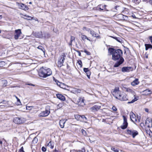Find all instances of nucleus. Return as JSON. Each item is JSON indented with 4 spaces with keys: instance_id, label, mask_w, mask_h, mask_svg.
<instances>
[{
    "instance_id": "1",
    "label": "nucleus",
    "mask_w": 152,
    "mask_h": 152,
    "mask_svg": "<svg viewBox=\"0 0 152 152\" xmlns=\"http://www.w3.org/2000/svg\"><path fill=\"white\" fill-rule=\"evenodd\" d=\"M109 50L110 54L112 55V58L113 60L117 61L114 65V67H117L123 63L124 61V58L122 57V51L120 49L115 50L112 48H109Z\"/></svg>"
},
{
    "instance_id": "2",
    "label": "nucleus",
    "mask_w": 152,
    "mask_h": 152,
    "mask_svg": "<svg viewBox=\"0 0 152 152\" xmlns=\"http://www.w3.org/2000/svg\"><path fill=\"white\" fill-rule=\"evenodd\" d=\"M52 74V71L50 69L44 67L41 68L39 72V76L43 78L47 77Z\"/></svg>"
},
{
    "instance_id": "3",
    "label": "nucleus",
    "mask_w": 152,
    "mask_h": 152,
    "mask_svg": "<svg viewBox=\"0 0 152 152\" xmlns=\"http://www.w3.org/2000/svg\"><path fill=\"white\" fill-rule=\"evenodd\" d=\"M66 55L65 53H62L59 58V59L58 62V66L59 67H61L63 65L64 61L65 59Z\"/></svg>"
},
{
    "instance_id": "4",
    "label": "nucleus",
    "mask_w": 152,
    "mask_h": 152,
    "mask_svg": "<svg viewBox=\"0 0 152 152\" xmlns=\"http://www.w3.org/2000/svg\"><path fill=\"white\" fill-rule=\"evenodd\" d=\"M50 110L49 106H47L45 110L40 113L39 115L40 117H45L48 116L50 113Z\"/></svg>"
},
{
    "instance_id": "5",
    "label": "nucleus",
    "mask_w": 152,
    "mask_h": 152,
    "mask_svg": "<svg viewBox=\"0 0 152 152\" xmlns=\"http://www.w3.org/2000/svg\"><path fill=\"white\" fill-rule=\"evenodd\" d=\"M112 93L113 96L116 99L117 97L119 96V95H120L121 93V91L119 90V88L118 87H116L115 88L114 90H112Z\"/></svg>"
},
{
    "instance_id": "6",
    "label": "nucleus",
    "mask_w": 152,
    "mask_h": 152,
    "mask_svg": "<svg viewBox=\"0 0 152 152\" xmlns=\"http://www.w3.org/2000/svg\"><path fill=\"white\" fill-rule=\"evenodd\" d=\"M25 120V119L23 118L16 117L14 118L13 121L15 124H20L23 123Z\"/></svg>"
},
{
    "instance_id": "7",
    "label": "nucleus",
    "mask_w": 152,
    "mask_h": 152,
    "mask_svg": "<svg viewBox=\"0 0 152 152\" xmlns=\"http://www.w3.org/2000/svg\"><path fill=\"white\" fill-rule=\"evenodd\" d=\"M127 133L128 134L132 135L133 138L138 134V132L137 131L129 129L127 130Z\"/></svg>"
},
{
    "instance_id": "8",
    "label": "nucleus",
    "mask_w": 152,
    "mask_h": 152,
    "mask_svg": "<svg viewBox=\"0 0 152 152\" xmlns=\"http://www.w3.org/2000/svg\"><path fill=\"white\" fill-rule=\"evenodd\" d=\"M133 70V68L131 66L124 67L121 69V71L123 72H128Z\"/></svg>"
},
{
    "instance_id": "9",
    "label": "nucleus",
    "mask_w": 152,
    "mask_h": 152,
    "mask_svg": "<svg viewBox=\"0 0 152 152\" xmlns=\"http://www.w3.org/2000/svg\"><path fill=\"white\" fill-rule=\"evenodd\" d=\"M121 101H126L127 99V98L126 96L124 93H121L119 96L117 97V99Z\"/></svg>"
},
{
    "instance_id": "10",
    "label": "nucleus",
    "mask_w": 152,
    "mask_h": 152,
    "mask_svg": "<svg viewBox=\"0 0 152 152\" xmlns=\"http://www.w3.org/2000/svg\"><path fill=\"white\" fill-rule=\"evenodd\" d=\"M22 34L21 30L18 29L15 31V34L14 35L15 39L17 40L19 38L20 35Z\"/></svg>"
},
{
    "instance_id": "11",
    "label": "nucleus",
    "mask_w": 152,
    "mask_h": 152,
    "mask_svg": "<svg viewBox=\"0 0 152 152\" xmlns=\"http://www.w3.org/2000/svg\"><path fill=\"white\" fill-rule=\"evenodd\" d=\"M124 118V122L123 125L121 126V128L122 129H126L128 125V123L127 121V119L126 117L124 116H123Z\"/></svg>"
},
{
    "instance_id": "12",
    "label": "nucleus",
    "mask_w": 152,
    "mask_h": 152,
    "mask_svg": "<svg viewBox=\"0 0 152 152\" xmlns=\"http://www.w3.org/2000/svg\"><path fill=\"white\" fill-rule=\"evenodd\" d=\"M17 4L19 6V8L20 9L25 10H28V9L27 6L23 4L17 3Z\"/></svg>"
},
{
    "instance_id": "13",
    "label": "nucleus",
    "mask_w": 152,
    "mask_h": 152,
    "mask_svg": "<svg viewBox=\"0 0 152 152\" xmlns=\"http://www.w3.org/2000/svg\"><path fill=\"white\" fill-rule=\"evenodd\" d=\"M100 107L101 106L100 105H96L90 108V109L91 110L94 112L98 111L100 109Z\"/></svg>"
},
{
    "instance_id": "14",
    "label": "nucleus",
    "mask_w": 152,
    "mask_h": 152,
    "mask_svg": "<svg viewBox=\"0 0 152 152\" xmlns=\"http://www.w3.org/2000/svg\"><path fill=\"white\" fill-rule=\"evenodd\" d=\"M130 118L131 120L134 122L137 121L135 115L132 112H131L130 114Z\"/></svg>"
},
{
    "instance_id": "15",
    "label": "nucleus",
    "mask_w": 152,
    "mask_h": 152,
    "mask_svg": "<svg viewBox=\"0 0 152 152\" xmlns=\"http://www.w3.org/2000/svg\"><path fill=\"white\" fill-rule=\"evenodd\" d=\"M67 119H62L59 121V124L61 128H64V124H65Z\"/></svg>"
},
{
    "instance_id": "16",
    "label": "nucleus",
    "mask_w": 152,
    "mask_h": 152,
    "mask_svg": "<svg viewBox=\"0 0 152 152\" xmlns=\"http://www.w3.org/2000/svg\"><path fill=\"white\" fill-rule=\"evenodd\" d=\"M57 97L59 99L62 101H64L65 100V97L61 94H57L56 95Z\"/></svg>"
},
{
    "instance_id": "17",
    "label": "nucleus",
    "mask_w": 152,
    "mask_h": 152,
    "mask_svg": "<svg viewBox=\"0 0 152 152\" xmlns=\"http://www.w3.org/2000/svg\"><path fill=\"white\" fill-rule=\"evenodd\" d=\"M139 83L138 81V79L136 78L134 81H133L131 83V84L133 86H135L136 85H138Z\"/></svg>"
},
{
    "instance_id": "18",
    "label": "nucleus",
    "mask_w": 152,
    "mask_h": 152,
    "mask_svg": "<svg viewBox=\"0 0 152 152\" xmlns=\"http://www.w3.org/2000/svg\"><path fill=\"white\" fill-rule=\"evenodd\" d=\"M90 34L92 35V36L93 37H96L97 38H100V36H97V34L94 32V31L93 30H90Z\"/></svg>"
},
{
    "instance_id": "19",
    "label": "nucleus",
    "mask_w": 152,
    "mask_h": 152,
    "mask_svg": "<svg viewBox=\"0 0 152 152\" xmlns=\"http://www.w3.org/2000/svg\"><path fill=\"white\" fill-rule=\"evenodd\" d=\"M134 99H133L132 101L130 102H128V104H131L132 103L134 102L135 101H136L137 99V98L138 97V96H136L135 95H134Z\"/></svg>"
},
{
    "instance_id": "20",
    "label": "nucleus",
    "mask_w": 152,
    "mask_h": 152,
    "mask_svg": "<svg viewBox=\"0 0 152 152\" xmlns=\"http://www.w3.org/2000/svg\"><path fill=\"white\" fill-rule=\"evenodd\" d=\"M81 37L83 41H85L86 39H87L90 41H91L88 37H87L86 36L83 34H81Z\"/></svg>"
},
{
    "instance_id": "21",
    "label": "nucleus",
    "mask_w": 152,
    "mask_h": 152,
    "mask_svg": "<svg viewBox=\"0 0 152 152\" xmlns=\"http://www.w3.org/2000/svg\"><path fill=\"white\" fill-rule=\"evenodd\" d=\"M151 91L148 89H146L142 91L143 94L145 95L149 94L151 93Z\"/></svg>"
},
{
    "instance_id": "22",
    "label": "nucleus",
    "mask_w": 152,
    "mask_h": 152,
    "mask_svg": "<svg viewBox=\"0 0 152 152\" xmlns=\"http://www.w3.org/2000/svg\"><path fill=\"white\" fill-rule=\"evenodd\" d=\"M145 49L146 50H147L149 48L152 49V45L150 44H145Z\"/></svg>"
},
{
    "instance_id": "23",
    "label": "nucleus",
    "mask_w": 152,
    "mask_h": 152,
    "mask_svg": "<svg viewBox=\"0 0 152 152\" xmlns=\"http://www.w3.org/2000/svg\"><path fill=\"white\" fill-rule=\"evenodd\" d=\"M79 100L80 102V105L81 106H83L84 104V101L83 98L80 97L79 98Z\"/></svg>"
},
{
    "instance_id": "24",
    "label": "nucleus",
    "mask_w": 152,
    "mask_h": 152,
    "mask_svg": "<svg viewBox=\"0 0 152 152\" xmlns=\"http://www.w3.org/2000/svg\"><path fill=\"white\" fill-rule=\"evenodd\" d=\"M75 118L77 121H81V116L79 115H75Z\"/></svg>"
},
{
    "instance_id": "25",
    "label": "nucleus",
    "mask_w": 152,
    "mask_h": 152,
    "mask_svg": "<svg viewBox=\"0 0 152 152\" xmlns=\"http://www.w3.org/2000/svg\"><path fill=\"white\" fill-rule=\"evenodd\" d=\"M75 38L74 37L72 36H71L70 43L69 44V45H72V42H73V41H75Z\"/></svg>"
},
{
    "instance_id": "26",
    "label": "nucleus",
    "mask_w": 152,
    "mask_h": 152,
    "mask_svg": "<svg viewBox=\"0 0 152 152\" xmlns=\"http://www.w3.org/2000/svg\"><path fill=\"white\" fill-rule=\"evenodd\" d=\"M81 132L82 134L85 136H86L87 135V134L86 131L84 129H82L81 130Z\"/></svg>"
},
{
    "instance_id": "27",
    "label": "nucleus",
    "mask_w": 152,
    "mask_h": 152,
    "mask_svg": "<svg viewBox=\"0 0 152 152\" xmlns=\"http://www.w3.org/2000/svg\"><path fill=\"white\" fill-rule=\"evenodd\" d=\"M112 37L119 42H122V39H121V38L120 37Z\"/></svg>"
},
{
    "instance_id": "28",
    "label": "nucleus",
    "mask_w": 152,
    "mask_h": 152,
    "mask_svg": "<svg viewBox=\"0 0 152 152\" xmlns=\"http://www.w3.org/2000/svg\"><path fill=\"white\" fill-rule=\"evenodd\" d=\"M85 149H83L82 150L75 151L73 150L71 151L70 152H85Z\"/></svg>"
},
{
    "instance_id": "29",
    "label": "nucleus",
    "mask_w": 152,
    "mask_h": 152,
    "mask_svg": "<svg viewBox=\"0 0 152 152\" xmlns=\"http://www.w3.org/2000/svg\"><path fill=\"white\" fill-rule=\"evenodd\" d=\"M15 98L17 99V104L18 105H19L21 104V103L19 99L16 96H15Z\"/></svg>"
},
{
    "instance_id": "30",
    "label": "nucleus",
    "mask_w": 152,
    "mask_h": 152,
    "mask_svg": "<svg viewBox=\"0 0 152 152\" xmlns=\"http://www.w3.org/2000/svg\"><path fill=\"white\" fill-rule=\"evenodd\" d=\"M148 122H149L150 124H151V125H152V122H150V121H149L147 119H146V121H145V124H146V125L148 126V127H149L150 126L149 125H148Z\"/></svg>"
},
{
    "instance_id": "31",
    "label": "nucleus",
    "mask_w": 152,
    "mask_h": 152,
    "mask_svg": "<svg viewBox=\"0 0 152 152\" xmlns=\"http://www.w3.org/2000/svg\"><path fill=\"white\" fill-rule=\"evenodd\" d=\"M37 48L38 49H39L42 51L43 53H45V49L44 48H43L42 46H39L38 47H37Z\"/></svg>"
},
{
    "instance_id": "32",
    "label": "nucleus",
    "mask_w": 152,
    "mask_h": 152,
    "mask_svg": "<svg viewBox=\"0 0 152 152\" xmlns=\"http://www.w3.org/2000/svg\"><path fill=\"white\" fill-rule=\"evenodd\" d=\"M81 120H83L84 121H87V118L84 115L81 116Z\"/></svg>"
},
{
    "instance_id": "33",
    "label": "nucleus",
    "mask_w": 152,
    "mask_h": 152,
    "mask_svg": "<svg viewBox=\"0 0 152 152\" xmlns=\"http://www.w3.org/2000/svg\"><path fill=\"white\" fill-rule=\"evenodd\" d=\"M48 146H49L50 147V148L51 149H53V144L51 142V141H50L48 145Z\"/></svg>"
},
{
    "instance_id": "34",
    "label": "nucleus",
    "mask_w": 152,
    "mask_h": 152,
    "mask_svg": "<svg viewBox=\"0 0 152 152\" xmlns=\"http://www.w3.org/2000/svg\"><path fill=\"white\" fill-rule=\"evenodd\" d=\"M38 141V139L36 137H35L33 141H32V143L34 144H36L37 143Z\"/></svg>"
},
{
    "instance_id": "35",
    "label": "nucleus",
    "mask_w": 152,
    "mask_h": 152,
    "mask_svg": "<svg viewBox=\"0 0 152 152\" xmlns=\"http://www.w3.org/2000/svg\"><path fill=\"white\" fill-rule=\"evenodd\" d=\"M111 149L114 151L116 152H118L119 151L118 149L117 148H115L114 147H112Z\"/></svg>"
},
{
    "instance_id": "36",
    "label": "nucleus",
    "mask_w": 152,
    "mask_h": 152,
    "mask_svg": "<svg viewBox=\"0 0 152 152\" xmlns=\"http://www.w3.org/2000/svg\"><path fill=\"white\" fill-rule=\"evenodd\" d=\"M2 82L3 84H4L3 86H6L7 84V82L6 80H2Z\"/></svg>"
},
{
    "instance_id": "37",
    "label": "nucleus",
    "mask_w": 152,
    "mask_h": 152,
    "mask_svg": "<svg viewBox=\"0 0 152 152\" xmlns=\"http://www.w3.org/2000/svg\"><path fill=\"white\" fill-rule=\"evenodd\" d=\"M80 91H81L80 90L77 89H75V90L74 91L75 93H80Z\"/></svg>"
},
{
    "instance_id": "38",
    "label": "nucleus",
    "mask_w": 152,
    "mask_h": 152,
    "mask_svg": "<svg viewBox=\"0 0 152 152\" xmlns=\"http://www.w3.org/2000/svg\"><path fill=\"white\" fill-rule=\"evenodd\" d=\"M86 74L87 76V77H88V78H90V76L91 74L90 71L89 70V71H88V72H86Z\"/></svg>"
},
{
    "instance_id": "39",
    "label": "nucleus",
    "mask_w": 152,
    "mask_h": 152,
    "mask_svg": "<svg viewBox=\"0 0 152 152\" xmlns=\"http://www.w3.org/2000/svg\"><path fill=\"white\" fill-rule=\"evenodd\" d=\"M83 30H86L88 31H90V30H91L90 29L86 28V27H84L83 28Z\"/></svg>"
},
{
    "instance_id": "40",
    "label": "nucleus",
    "mask_w": 152,
    "mask_h": 152,
    "mask_svg": "<svg viewBox=\"0 0 152 152\" xmlns=\"http://www.w3.org/2000/svg\"><path fill=\"white\" fill-rule=\"evenodd\" d=\"M25 16L26 17H27L28 18V20H31L33 19V17H32L26 15H25Z\"/></svg>"
},
{
    "instance_id": "41",
    "label": "nucleus",
    "mask_w": 152,
    "mask_h": 152,
    "mask_svg": "<svg viewBox=\"0 0 152 152\" xmlns=\"http://www.w3.org/2000/svg\"><path fill=\"white\" fill-rule=\"evenodd\" d=\"M127 91L128 92H130L132 93H133L134 92L133 90H132V89H129V88L127 89Z\"/></svg>"
},
{
    "instance_id": "42",
    "label": "nucleus",
    "mask_w": 152,
    "mask_h": 152,
    "mask_svg": "<svg viewBox=\"0 0 152 152\" xmlns=\"http://www.w3.org/2000/svg\"><path fill=\"white\" fill-rule=\"evenodd\" d=\"M112 109L113 110V111L114 112L116 111L117 110V109L114 106H113V107Z\"/></svg>"
},
{
    "instance_id": "43",
    "label": "nucleus",
    "mask_w": 152,
    "mask_h": 152,
    "mask_svg": "<svg viewBox=\"0 0 152 152\" xmlns=\"http://www.w3.org/2000/svg\"><path fill=\"white\" fill-rule=\"evenodd\" d=\"M83 70H84V72H85L86 73L87 72H88V71H89L88 68H85L83 69Z\"/></svg>"
},
{
    "instance_id": "44",
    "label": "nucleus",
    "mask_w": 152,
    "mask_h": 152,
    "mask_svg": "<svg viewBox=\"0 0 152 152\" xmlns=\"http://www.w3.org/2000/svg\"><path fill=\"white\" fill-rule=\"evenodd\" d=\"M42 151L43 152H45L46 151V148L44 147H42Z\"/></svg>"
},
{
    "instance_id": "45",
    "label": "nucleus",
    "mask_w": 152,
    "mask_h": 152,
    "mask_svg": "<svg viewBox=\"0 0 152 152\" xmlns=\"http://www.w3.org/2000/svg\"><path fill=\"white\" fill-rule=\"evenodd\" d=\"M31 108H32V107L28 106L26 107L27 110H30L31 109Z\"/></svg>"
},
{
    "instance_id": "46",
    "label": "nucleus",
    "mask_w": 152,
    "mask_h": 152,
    "mask_svg": "<svg viewBox=\"0 0 152 152\" xmlns=\"http://www.w3.org/2000/svg\"><path fill=\"white\" fill-rule=\"evenodd\" d=\"M78 63L79 65H80L81 66H82V61H81L80 60V61H78Z\"/></svg>"
},
{
    "instance_id": "47",
    "label": "nucleus",
    "mask_w": 152,
    "mask_h": 152,
    "mask_svg": "<svg viewBox=\"0 0 152 152\" xmlns=\"http://www.w3.org/2000/svg\"><path fill=\"white\" fill-rule=\"evenodd\" d=\"M84 52L86 53V54L88 55H90V53L89 52L87 51L86 50H85L84 51Z\"/></svg>"
},
{
    "instance_id": "48",
    "label": "nucleus",
    "mask_w": 152,
    "mask_h": 152,
    "mask_svg": "<svg viewBox=\"0 0 152 152\" xmlns=\"http://www.w3.org/2000/svg\"><path fill=\"white\" fill-rule=\"evenodd\" d=\"M3 37L4 38H7V39H10L11 38L10 37H9L8 35H6L5 37L4 36V37Z\"/></svg>"
},
{
    "instance_id": "49",
    "label": "nucleus",
    "mask_w": 152,
    "mask_h": 152,
    "mask_svg": "<svg viewBox=\"0 0 152 152\" xmlns=\"http://www.w3.org/2000/svg\"><path fill=\"white\" fill-rule=\"evenodd\" d=\"M5 107V106L4 105H0V108L1 109L4 108Z\"/></svg>"
},
{
    "instance_id": "50",
    "label": "nucleus",
    "mask_w": 152,
    "mask_h": 152,
    "mask_svg": "<svg viewBox=\"0 0 152 152\" xmlns=\"http://www.w3.org/2000/svg\"><path fill=\"white\" fill-rule=\"evenodd\" d=\"M137 119L139 122L140 121V116H137Z\"/></svg>"
},
{
    "instance_id": "51",
    "label": "nucleus",
    "mask_w": 152,
    "mask_h": 152,
    "mask_svg": "<svg viewBox=\"0 0 152 152\" xmlns=\"http://www.w3.org/2000/svg\"><path fill=\"white\" fill-rule=\"evenodd\" d=\"M77 104H78L79 105H80V102L79 101V99H77Z\"/></svg>"
},
{
    "instance_id": "52",
    "label": "nucleus",
    "mask_w": 152,
    "mask_h": 152,
    "mask_svg": "<svg viewBox=\"0 0 152 152\" xmlns=\"http://www.w3.org/2000/svg\"><path fill=\"white\" fill-rule=\"evenodd\" d=\"M20 152H25L23 150V148L22 147V148H21V149H20Z\"/></svg>"
},
{
    "instance_id": "53",
    "label": "nucleus",
    "mask_w": 152,
    "mask_h": 152,
    "mask_svg": "<svg viewBox=\"0 0 152 152\" xmlns=\"http://www.w3.org/2000/svg\"><path fill=\"white\" fill-rule=\"evenodd\" d=\"M77 52L78 53L79 56H80V55H81V53H80V51H77Z\"/></svg>"
},
{
    "instance_id": "54",
    "label": "nucleus",
    "mask_w": 152,
    "mask_h": 152,
    "mask_svg": "<svg viewBox=\"0 0 152 152\" xmlns=\"http://www.w3.org/2000/svg\"><path fill=\"white\" fill-rule=\"evenodd\" d=\"M150 3L152 5V0H150L149 1Z\"/></svg>"
},
{
    "instance_id": "55",
    "label": "nucleus",
    "mask_w": 152,
    "mask_h": 152,
    "mask_svg": "<svg viewBox=\"0 0 152 152\" xmlns=\"http://www.w3.org/2000/svg\"><path fill=\"white\" fill-rule=\"evenodd\" d=\"M60 82H58V83H57V84L59 86H60Z\"/></svg>"
},
{
    "instance_id": "56",
    "label": "nucleus",
    "mask_w": 152,
    "mask_h": 152,
    "mask_svg": "<svg viewBox=\"0 0 152 152\" xmlns=\"http://www.w3.org/2000/svg\"><path fill=\"white\" fill-rule=\"evenodd\" d=\"M119 7V6H116L115 7V9L117 10H118V8Z\"/></svg>"
},
{
    "instance_id": "57",
    "label": "nucleus",
    "mask_w": 152,
    "mask_h": 152,
    "mask_svg": "<svg viewBox=\"0 0 152 152\" xmlns=\"http://www.w3.org/2000/svg\"><path fill=\"white\" fill-rule=\"evenodd\" d=\"M145 111L147 112H148V109L147 108H146L145 109Z\"/></svg>"
},
{
    "instance_id": "58",
    "label": "nucleus",
    "mask_w": 152,
    "mask_h": 152,
    "mask_svg": "<svg viewBox=\"0 0 152 152\" xmlns=\"http://www.w3.org/2000/svg\"><path fill=\"white\" fill-rule=\"evenodd\" d=\"M27 85H29L33 86H34V85L32 84H27Z\"/></svg>"
},
{
    "instance_id": "59",
    "label": "nucleus",
    "mask_w": 152,
    "mask_h": 152,
    "mask_svg": "<svg viewBox=\"0 0 152 152\" xmlns=\"http://www.w3.org/2000/svg\"><path fill=\"white\" fill-rule=\"evenodd\" d=\"M33 19L34 20H37V21H38V20L37 19V18H35V19H34L33 18Z\"/></svg>"
},
{
    "instance_id": "60",
    "label": "nucleus",
    "mask_w": 152,
    "mask_h": 152,
    "mask_svg": "<svg viewBox=\"0 0 152 152\" xmlns=\"http://www.w3.org/2000/svg\"><path fill=\"white\" fill-rule=\"evenodd\" d=\"M2 18V16L1 15H0V19H1Z\"/></svg>"
},
{
    "instance_id": "61",
    "label": "nucleus",
    "mask_w": 152,
    "mask_h": 152,
    "mask_svg": "<svg viewBox=\"0 0 152 152\" xmlns=\"http://www.w3.org/2000/svg\"><path fill=\"white\" fill-rule=\"evenodd\" d=\"M57 151L56 149L54 151V152H56Z\"/></svg>"
},
{
    "instance_id": "62",
    "label": "nucleus",
    "mask_w": 152,
    "mask_h": 152,
    "mask_svg": "<svg viewBox=\"0 0 152 152\" xmlns=\"http://www.w3.org/2000/svg\"><path fill=\"white\" fill-rule=\"evenodd\" d=\"M2 141L0 140V144H2Z\"/></svg>"
},
{
    "instance_id": "63",
    "label": "nucleus",
    "mask_w": 152,
    "mask_h": 152,
    "mask_svg": "<svg viewBox=\"0 0 152 152\" xmlns=\"http://www.w3.org/2000/svg\"><path fill=\"white\" fill-rule=\"evenodd\" d=\"M29 4H32V3L31 2H30L29 3Z\"/></svg>"
},
{
    "instance_id": "64",
    "label": "nucleus",
    "mask_w": 152,
    "mask_h": 152,
    "mask_svg": "<svg viewBox=\"0 0 152 152\" xmlns=\"http://www.w3.org/2000/svg\"><path fill=\"white\" fill-rule=\"evenodd\" d=\"M100 10H103V9H101V8H100Z\"/></svg>"
}]
</instances>
